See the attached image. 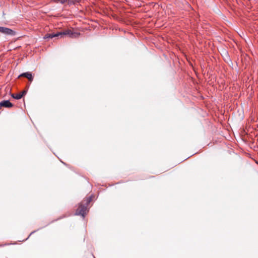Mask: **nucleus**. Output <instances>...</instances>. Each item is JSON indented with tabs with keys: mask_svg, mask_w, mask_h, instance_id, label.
Segmentation results:
<instances>
[{
	"mask_svg": "<svg viewBox=\"0 0 258 258\" xmlns=\"http://www.w3.org/2000/svg\"><path fill=\"white\" fill-rule=\"evenodd\" d=\"M92 200V198L91 197L87 198L86 199V202L85 205H83L81 204L79 208L76 210L75 215H81L83 217H84L85 214H86V211L87 209V206L89 205L90 202Z\"/></svg>",
	"mask_w": 258,
	"mask_h": 258,
	"instance_id": "obj_1",
	"label": "nucleus"
},
{
	"mask_svg": "<svg viewBox=\"0 0 258 258\" xmlns=\"http://www.w3.org/2000/svg\"><path fill=\"white\" fill-rule=\"evenodd\" d=\"M59 35L60 38H62L66 35H68L71 38H76L79 37L80 33H74L70 30H67L63 32H59Z\"/></svg>",
	"mask_w": 258,
	"mask_h": 258,
	"instance_id": "obj_2",
	"label": "nucleus"
},
{
	"mask_svg": "<svg viewBox=\"0 0 258 258\" xmlns=\"http://www.w3.org/2000/svg\"><path fill=\"white\" fill-rule=\"evenodd\" d=\"M0 33L11 36H13L16 35V32L15 31L4 27H0Z\"/></svg>",
	"mask_w": 258,
	"mask_h": 258,
	"instance_id": "obj_3",
	"label": "nucleus"
},
{
	"mask_svg": "<svg viewBox=\"0 0 258 258\" xmlns=\"http://www.w3.org/2000/svg\"><path fill=\"white\" fill-rule=\"evenodd\" d=\"M13 106V104L10 102L8 100H3L0 102V107H5L7 108L12 107Z\"/></svg>",
	"mask_w": 258,
	"mask_h": 258,
	"instance_id": "obj_4",
	"label": "nucleus"
},
{
	"mask_svg": "<svg viewBox=\"0 0 258 258\" xmlns=\"http://www.w3.org/2000/svg\"><path fill=\"white\" fill-rule=\"evenodd\" d=\"M21 76L25 77L27 78L30 82H32L33 79V77L32 76V73L29 72L22 73L19 76V77H21Z\"/></svg>",
	"mask_w": 258,
	"mask_h": 258,
	"instance_id": "obj_5",
	"label": "nucleus"
},
{
	"mask_svg": "<svg viewBox=\"0 0 258 258\" xmlns=\"http://www.w3.org/2000/svg\"><path fill=\"white\" fill-rule=\"evenodd\" d=\"M55 37H59V32L56 33L47 34L44 37V39H46L48 38H52Z\"/></svg>",
	"mask_w": 258,
	"mask_h": 258,
	"instance_id": "obj_6",
	"label": "nucleus"
},
{
	"mask_svg": "<svg viewBox=\"0 0 258 258\" xmlns=\"http://www.w3.org/2000/svg\"><path fill=\"white\" fill-rule=\"evenodd\" d=\"M11 96L13 98L18 100V99H20L23 97V94H21L20 93L17 94H12L11 95Z\"/></svg>",
	"mask_w": 258,
	"mask_h": 258,
	"instance_id": "obj_7",
	"label": "nucleus"
},
{
	"mask_svg": "<svg viewBox=\"0 0 258 258\" xmlns=\"http://www.w3.org/2000/svg\"><path fill=\"white\" fill-rule=\"evenodd\" d=\"M81 0H68V5H71L79 3Z\"/></svg>",
	"mask_w": 258,
	"mask_h": 258,
	"instance_id": "obj_8",
	"label": "nucleus"
},
{
	"mask_svg": "<svg viewBox=\"0 0 258 258\" xmlns=\"http://www.w3.org/2000/svg\"><path fill=\"white\" fill-rule=\"evenodd\" d=\"M54 2L57 3H59L61 4H63L66 2L68 3V0H54Z\"/></svg>",
	"mask_w": 258,
	"mask_h": 258,
	"instance_id": "obj_9",
	"label": "nucleus"
},
{
	"mask_svg": "<svg viewBox=\"0 0 258 258\" xmlns=\"http://www.w3.org/2000/svg\"><path fill=\"white\" fill-rule=\"evenodd\" d=\"M21 94H23V96L25 95L26 94V91L24 90L21 93H20Z\"/></svg>",
	"mask_w": 258,
	"mask_h": 258,
	"instance_id": "obj_10",
	"label": "nucleus"
},
{
	"mask_svg": "<svg viewBox=\"0 0 258 258\" xmlns=\"http://www.w3.org/2000/svg\"><path fill=\"white\" fill-rule=\"evenodd\" d=\"M34 232H35V231H33V232H32L30 234L29 236H30L31 234H32L33 233H34Z\"/></svg>",
	"mask_w": 258,
	"mask_h": 258,
	"instance_id": "obj_11",
	"label": "nucleus"
}]
</instances>
